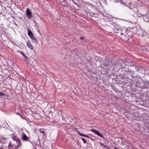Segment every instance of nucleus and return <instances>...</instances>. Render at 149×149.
<instances>
[{
	"mask_svg": "<svg viewBox=\"0 0 149 149\" xmlns=\"http://www.w3.org/2000/svg\"><path fill=\"white\" fill-rule=\"evenodd\" d=\"M21 145V141L20 140H18L13 141V143L10 142L8 147V149H17Z\"/></svg>",
	"mask_w": 149,
	"mask_h": 149,
	"instance_id": "obj_1",
	"label": "nucleus"
},
{
	"mask_svg": "<svg viewBox=\"0 0 149 149\" xmlns=\"http://www.w3.org/2000/svg\"><path fill=\"white\" fill-rule=\"evenodd\" d=\"M26 13L29 19L31 18L32 15L30 11V9L29 8H27L26 9Z\"/></svg>",
	"mask_w": 149,
	"mask_h": 149,
	"instance_id": "obj_2",
	"label": "nucleus"
},
{
	"mask_svg": "<svg viewBox=\"0 0 149 149\" xmlns=\"http://www.w3.org/2000/svg\"><path fill=\"white\" fill-rule=\"evenodd\" d=\"M22 139L24 141H28L29 140V138L27 137L25 133L24 132L22 133Z\"/></svg>",
	"mask_w": 149,
	"mask_h": 149,
	"instance_id": "obj_3",
	"label": "nucleus"
},
{
	"mask_svg": "<svg viewBox=\"0 0 149 149\" xmlns=\"http://www.w3.org/2000/svg\"><path fill=\"white\" fill-rule=\"evenodd\" d=\"M91 131L93 132L95 134L97 135L98 136H100L101 137H103L102 134L100 133L98 131H97L95 130H91Z\"/></svg>",
	"mask_w": 149,
	"mask_h": 149,
	"instance_id": "obj_4",
	"label": "nucleus"
},
{
	"mask_svg": "<svg viewBox=\"0 0 149 149\" xmlns=\"http://www.w3.org/2000/svg\"><path fill=\"white\" fill-rule=\"evenodd\" d=\"M27 30L28 31V35L30 38L34 36L33 33H32L31 30L30 29L28 28Z\"/></svg>",
	"mask_w": 149,
	"mask_h": 149,
	"instance_id": "obj_5",
	"label": "nucleus"
},
{
	"mask_svg": "<svg viewBox=\"0 0 149 149\" xmlns=\"http://www.w3.org/2000/svg\"><path fill=\"white\" fill-rule=\"evenodd\" d=\"M27 45L28 47L31 49H34L33 46L31 44L30 41L28 40L26 42Z\"/></svg>",
	"mask_w": 149,
	"mask_h": 149,
	"instance_id": "obj_6",
	"label": "nucleus"
},
{
	"mask_svg": "<svg viewBox=\"0 0 149 149\" xmlns=\"http://www.w3.org/2000/svg\"><path fill=\"white\" fill-rule=\"evenodd\" d=\"M133 66L135 67V68L137 69L138 70H143V69L144 70H145V69L142 67L141 66H140L139 67H138L137 66H136V65H133Z\"/></svg>",
	"mask_w": 149,
	"mask_h": 149,
	"instance_id": "obj_7",
	"label": "nucleus"
},
{
	"mask_svg": "<svg viewBox=\"0 0 149 149\" xmlns=\"http://www.w3.org/2000/svg\"><path fill=\"white\" fill-rule=\"evenodd\" d=\"M121 3L125 5H128L129 4L130 1L129 0H122L121 1Z\"/></svg>",
	"mask_w": 149,
	"mask_h": 149,
	"instance_id": "obj_8",
	"label": "nucleus"
},
{
	"mask_svg": "<svg viewBox=\"0 0 149 149\" xmlns=\"http://www.w3.org/2000/svg\"><path fill=\"white\" fill-rule=\"evenodd\" d=\"M144 20L146 22H149V14L146 15L143 17Z\"/></svg>",
	"mask_w": 149,
	"mask_h": 149,
	"instance_id": "obj_9",
	"label": "nucleus"
},
{
	"mask_svg": "<svg viewBox=\"0 0 149 149\" xmlns=\"http://www.w3.org/2000/svg\"><path fill=\"white\" fill-rule=\"evenodd\" d=\"M32 40L33 42L36 44H37L38 41L37 40V38L35 37L34 36L30 38Z\"/></svg>",
	"mask_w": 149,
	"mask_h": 149,
	"instance_id": "obj_10",
	"label": "nucleus"
},
{
	"mask_svg": "<svg viewBox=\"0 0 149 149\" xmlns=\"http://www.w3.org/2000/svg\"><path fill=\"white\" fill-rule=\"evenodd\" d=\"M11 138H12V139L13 140V141L19 140V139H18L17 137L14 135H11Z\"/></svg>",
	"mask_w": 149,
	"mask_h": 149,
	"instance_id": "obj_11",
	"label": "nucleus"
},
{
	"mask_svg": "<svg viewBox=\"0 0 149 149\" xmlns=\"http://www.w3.org/2000/svg\"><path fill=\"white\" fill-rule=\"evenodd\" d=\"M145 88H148L149 87V82H146L144 85Z\"/></svg>",
	"mask_w": 149,
	"mask_h": 149,
	"instance_id": "obj_12",
	"label": "nucleus"
},
{
	"mask_svg": "<svg viewBox=\"0 0 149 149\" xmlns=\"http://www.w3.org/2000/svg\"><path fill=\"white\" fill-rule=\"evenodd\" d=\"M79 134L80 135H81V136H85V137H89V136L87 135H86L85 134H82L81 133H79Z\"/></svg>",
	"mask_w": 149,
	"mask_h": 149,
	"instance_id": "obj_13",
	"label": "nucleus"
},
{
	"mask_svg": "<svg viewBox=\"0 0 149 149\" xmlns=\"http://www.w3.org/2000/svg\"><path fill=\"white\" fill-rule=\"evenodd\" d=\"M20 52H21V54L23 56H24L25 58L26 59H27V56H26V55H25V54L24 53H23V52H21V51Z\"/></svg>",
	"mask_w": 149,
	"mask_h": 149,
	"instance_id": "obj_14",
	"label": "nucleus"
},
{
	"mask_svg": "<svg viewBox=\"0 0 149 149\" xmlns=\"http://www.w3.org/2000/svg\"><path fill=\"white\" fill-rule=\"evenodd\" d=\"M120 31H121V32L120 33L118 32H117V33H118V36H119V35H122L123 34V33H122V32H123V30H121Z\"/></svg>",
	"mask_w": 149,
	"mask_h": 149,
	"instance_id": "obj_15",
	"label": "nucleus"
},
{
	"mask_svg": "<svg viewBox=\"0 0 149 149\" xmlns=\"http://www.w3.org/2000/svg\"><path fill=\"white\" fill-rule=\"evenodd\" d=\"M39 131L40 132L43 134H44L45 133L44 131L43 130H41V129H39Z\"/></svg>",
	"mask_w": 149,
	"mask_h": 149,
	"instance_id": "obj_16",
	"label": "nucleus"
},
{
	"mask_svg": "<svg viewBox=\"0 0 149 149\" xmlns=\"http://www.w3.org/2000/svg\"><path fill=\"white\" fill-rule=\"evenodd\" d=\"M81 139L84 142V143H86V140L83 138H81Z\"/></svg>",
	"mask_w": 149,
	"mask_h": 149,
	"instance_id": "obj_17",
	"label": "nucleus"
},
{
	"mask_svg": "<svg viewBox=\"0 0 149 149\" xmlns=\"http://www.w3.org/2000/svg\"><path fill=\"white\" fill-rule=\"evenodd\" d=\"M134 29L135 30H136L137 28L136 27H134L133 29Z\"/></svg>",
	"mask_w": 149,
	"mask_h": 149,
	"instance_id": "obj_18",
	"label": "nucleus"
},
{
	"mask_svg": "<svg viewBox=\"0 0 149 149\" xmlns=\"http://www.w3.org/2000/svg\"><path fill=\"white\" fill-rule=\"evenodd\" d=\"M80 39H81V40H82L83 39H84V38L83 37H81L80 38Z\"/></svg>",
	"mask_w": 149,
	"mask_h": 149,
	"instance_id": "obj_19",
	"label": "nucleus"
},
{
	"mask_svg": "<svg viewBox=\"0 0 149 149\" xmlns=\"http://www.w3.org/2000/svg\"><path fill=\"white\" fill-rule=\"evenodd\" d=\"M17 114H19V115H20L21 117H22V118H23L22 117V116L20 115V114H19V113H18Z\"/></svg>",
	"mask_w": 149,
	"mask_h": 149,
	"instance_id": "obj_20",
	"label": "nucleus"
},
{
	"mask_svg": "<svg viewBox=\"0 0 149 149\" xmlns=\"http://www.w3.org/2000/svg\"><path fill=\"white\" fill-rule=\"evenodd\" d=\"M0 94L1 95H3V94L2 93H0Z\"/></svg>",
	"mask_w": 149,
	"mask_h": 149,
	"instance_id": "obj_21",
	"label": "nucleus"
},
{
	"mask_svg": "<svg viewBox=\"0 0 149 149\" xmlns=\"http://www.w3.org/2000/svg\"><path fill=\"white\" fill-rule=\"evenodd\" d=\"M129 37H128V38H127V39H126V40H129Z\"/></svg>",
	"mask_w": 149,
	"mask_h": 149,
	"instance_id": "obj_22",
	"label": "nucleus"
},
{
	"mask_svg": "<svg viewBox=\"0 0 149 149\" xmlns=\"http://www.w3.org/2000/svg\"><path fill=\"white\" fill-rule=\"evenodd\" d=\"M137 31H138V30H137V31H135V33H138Z\"/></svg>",
	"mask_w": 149,
	"mask_h": 149,
	"instance_id": "obj_23",
	"label": "nucleus"
},
{
	"mask_svg": "<svg viewBox=\"0 0 149 149\" xmlns=\"http://www.w3.org/2000/svg\"><path fill=\"white\" fill-rule=\"evenodd\" d=\"M115 149H118L117 148H115Z\"/></svg>",
	"mask_w": 149,
	"mask_h": 149,
	"instance_id": "obj_24",
	"label": "nucleus"
},
{
	"mask_svg": "<svg viewBox=\"0 0 149 149\" xmlns=\"http://www.w3.org/2000/svg\"><path fill=\"white\" fill-rule=\"evenodd\" d=\"M2 148L1 147V148H0V149H2Z\"/></svg>",
	"mask_w": 149,
	"mask_h": 149,
	"instance_id": "obj_25",
	"label": "nucleus"
}]
</instances>
